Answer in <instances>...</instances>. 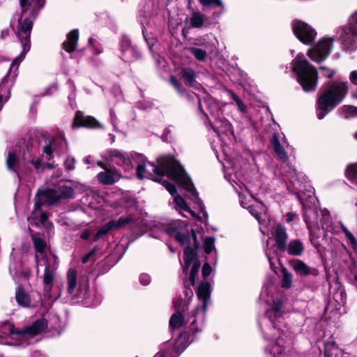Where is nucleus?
<instances>
[{
  "label": "nucleus",
  "mask_w": 357,
  "mask_h": 357,
  "mask_svg": "<svg viewBox=\"0 0 357 357\" xmlns=\"http://www.w3.org/2000/svg\"><path fill=\"white\" fill-rule=\"evenodd\" d=\"M95 252H96V250H91L90 252H89L88 254H86V255L82 258V263H84V264L86 263V262L89 260L90 257H91L93 255H94Z\"/></svg>",
  "instance_id": "58"
},
{
  "label": "nucleus",
  "mask_w": 357,
  "mask_h": 357,
  "mask_svg": "<svg viewBox=\"0 0 357 357\" xmlns=\"http://www.w3.org/2000/svg\"><path fill=\"white\" fill-rule=\"evenodd\" d=\"M292 29L296 38L305 45H310L316 38L317 33L316 30L301 20L292 22Z\"/></svg>",
  "instance_id": "10"
},
{
  "label": "nucleus",
  "mask_w": 357,
  "mask_h": 357,
  "mask_svg": "<svg viewBox=\"0 0 357 357\" xmlns=\"http://www.w3.org/2000/svg\"><path fill=\"white\" fill-rule=\"evenodd\" d=\"M320 70L323 72V75L326 77H332L335 74V70L326 68V66H320Z\"/></svg>",
  "instance_id": "46"
},
{
  "label": "nucleus",
  "mask_w": 357,
  "mask_h": 357,
  "mask_svg": "<svg viewBox=\"0 0 357 357\" xmlns=\"http://www.w3.org/2000/svg\"><path fill=\"white\" fill-rule=\"evenodd\" d=\"M282 303L273 302L271 308L266 311L265 320L270 323L263 329L265 338L272 342L266 349L272 357H291L290 350L287 349L285 343L290 341L289 331L283 322Z\"/></svg>",
  "instance_id": "2"
},
{
  "label": "nucleus",
  "mask_w": 357,
  "mask_h": 357,
  "mask_svg": "<svg viewBox=\"0 0 357 357\" xmlns=\"http://www.w3.org/2000/svg\"><path fill=\"white\" fill-rule=\"evenodd\" d=\"M208 105V109L211 111V114H213L216 112V109H218V106L216 104L214 105H209V103H207Z\"/></svg>",
  "instance_id": "60"
},
{
  "label": "nucleus",
  "mask_w": 357,
  "mask_h": 357,
  "mask_svg": "<svg viewBox=\"0 0 357 357\" xmlns=\"http://www.w3.org/2000/svg\"><path fill=\"white\" fill-rule=\"evenodd\" d=\"M293 275L286 268L282 269V287L289 289L291 287Z\"/></svg>",
  "instance_id": "37"
},
{
  "label": "nucleus",
  "mask_w": 357,
  "mask_h": 357,
  "mask_svg": "<svg viewBox=\"0 0 357 357\" xmlns=\"http://www.w3.org/2000/svg\"><path fill=\"white\" fill-rule=\"evenodd\" d=\"M337 33L345 49L354 50L356 48L354 37L357 36V10L349 17V27L341 26L337 29Z\"/></svg>",
  "instance_id": "7"
},
{
  "label": "nucleus",
  "mask_w": 357,
  "mask_h": 357,
  "mask_svg": "<svg viewBox=\"0 0 357 357\" xmlns=\"http://www.w3.org/2000/svg\"><path fill=\"white\" fill-rule=\"evenodd\" d=\"M73 193L74 191L71 187L63 186L59 189V192L53 189H47L43 194L50 204H54L61 199L72 197Z\"/></svg>",
  "instance_id": "15"
},
{
  "label": "nucleus",
  "mask_w": 357,
  "mask_h": 357,
  "mask_svg": "<svg viewBox=\"0 0 357 357\" xmlns=\"http://www.w3.org/2000/svg\"><path fill=\"white\" fill-rule=\"evenodd\" d=\"M43 152L48 156V159L52 158V145H47L43 149Z\"/></svg>",
  "instance_id": "53"
},
{
  "label": "nucleus",
  "mask_w": 357,
  "mask_h": 357,
  "mask_svg": "<svg viewBox=\"0 0 357 357\" xmlns=\"http://www.w3.org/2000/svg\"><path fill=\"white\" fill-rule=\"evenodd\" d=\"M206 20V16L200 12L193 13L190 17V24L193 28H201Z\"/></svg>",
  "instance_id": "31"
},
{
  "label": "nucleus",
  "mask_w": 357,
  "mask_h": 357,
  "mask_svg": "<svg viewBox=\"0 0 357 357\" xmlns=\"http://www.w3.org/2000/svg\"><path fill=\"white\" fill-rule=\"evenodd\" d=\"M321 214H322L323 219L324 221V222L323 223V225H322V227H324V225L326 224V222H328L330 221L331 215H330L329 211L326 208L321 210Z\"/></svg>",
  "instance_id": "51"
},
{
  "label": "nucleus",
  "mask_w": 357,
  "mask_h": 357,
  "mask_svg": "<svg viewBox=\"0 0 357 357\" xmlns=\"http://www.w3.org/2000/svg\"><path fill=\"white\" fill-rule=\"evenodd\" d=\"M334 40L330 37L321 38L317 44L310 49L307 54L312 61L320 62L325 60L331 54Z\"/></svg>",
  "instance_id": "9"
},
{
  "label": "nucleus",
  "mask_w": 357,
  "mask_h": 357,
  "mask_svg": "<svg viewBox=\"0 0 357 357\" xmlns=\"http://www.w3.org/2000/svg\"><path fill=\"white\" fill-rule=\"evenodd\" d=\"M297 80L305 92L313 91L317 86L318 75L315 67L309 63L303 54H298L291 62Z\"/></svg>",
  "instance_id": "4"
},
{
  "label": "nucleus",
  "mask_w": 357,
  "mask_h": 357,
  "mask_svg": "<svg viewBox=\"0 0 357 357\" xmlns=\"http://www.w3.org/2000/svg\"><path fill=\"white\" fill-rule=\"evenodd\" d=\"M113 225L114 224L112 223V222L109 221L106 225L102 226L96 233L93 241H97L98 239L102 238L103 236L107 234L109 232L115 230Z\"/></svg>",
  "instance_id": "34"
},
{
  "label": "nucleus",
  "mask_w": 357,
  "mask_h": 357,
  "mask_svg": "<svg viewBox=\"0 0 357 357\" xmlns=\"http://www.w3.org/2000/svg\"><path fill=\"white\" fill-rule=\"evenodd\" d=\"M184 318L181 313L177 312L174 313L169 320V326L173 328H179L183 323Z\"/></svg>",
  "instance_id": "36"
},
{
  "label": "nucleus",
  "mask_w": 357,
  "mask_h": 357,
  "mask_svg": "<svg viewBox=\"0 0 357 357\" xmlns=\"http://www.w3.org/2000/svg\"><path fill=\"white\" fill-rule=\"evenodd\" d=\"M75 159L73 158H68L65 161V167L68 170H73L75 168Z\"/></svg>",
  "instance_id": "47"
},
{
  "label": "nucleus",
  "mask_w": 357,
  "mask_h": 357,
  "mask_svg": "<svg viewBox=\"0 0 357 357\" xmlns=\"http://www.w3.org/2000/svg\"><path fill=\"white\" fill-rule=\"evenodd\" d=\"M133 219L130 216H121L117 220H112L114 224V227L115 230L120 229L130 222H132Z\"/></svg>",
  "instance_id": "35"
},
{
  "label": "nucleus",
  "mask_w": 357,
  "mask_h": 357,
  "mask_svg": "<svg viewBox=\"0 0 357 357\" xmlns=\"http://www.w3.org/2000/svg\"><path fill=\"white\" fill-rule=\"evenodd\" d=\"M187 226L188 222L185 220H172L167 224L166 232L170 236L174 237L181 245H185L187 241V236L182 234L180 230L185 228Z\"/></svg>",
  "instance_id": "12"
},
{
  "label": "nucleus",
  "mask_w": 357,
  "mask_h": 357,
  "mask_svg": "<svg viewBox=\"0 0 357 357\" xmlns=\"http://www.w3.org/2000/svg\"><path fill=\"white\" fill-rule=\"evenodd\" d=\"M4 329L8 331V333L5 332L4 333L5 334H13V333H15V331H14L13 326L12 324H9V323L6 324L4 325Z\"/></svg>",
  "instance_id": "56"
},
{
  "label": "nucleus",
  "mask_w": 357,
  "mask_h": 357,
  "mask_svg": "<svg viewBox=\"0 0 357 357\" xmlns=\"http://www.w3.org/2000/svg\"><path fill=\"white\" fill-rule=\"evenodd\" d=\"M108 154V159L122 166L125 171L128 172L132 169L130 158L127 153L119 150H110Z\"/></svg>",
  "instance_id": "18"
},
{
  "label": "nucleus",
  "mask_w": 357,
  "mask_h": 357,
  "mask_svg": "<svg viewBox=\"0 0 357 357\" xmlns=\"http://www.w3.org/2000/svg\"><path fill=\"white\" fill-rule=\"evenodd\" d=\"M22 9L26 10L29 6V0H20Z\"/></svg>",
  "instance_id": "59"
},
{
  "label": "nucleus",
  "mask_w": 357,
  "mask_h": 357,
  "mask_svg": "<svg viewBox=\"0 0 357 357\" xmlns=\"http://www.w3.org/2000/svg\"><path fill=\"white\" fill-rule=\"evenodd\" d=\"M139 282L143 285H147L151 282V278L148 274H141L139 276Z\"/></svg>",
  "instance_id": "49"
},
{
  "label": "nucleus",
  "mask_w": 357,
  "mask_h": 357,
  "mask_svg": "<svg viewBox=\"0 0 357 357\" xmlns=\"http://www.w3.org/2000/svg\"><path fill=\"white\" fill-rule=\"evenodd\" d=\"M121 178V174L116 168H107L97 175L98 181L104 185H112Z\"/></svg>",
  "instance_id": "19"
},
{
  "label": "nucleus",
  "mask_w": 357,
  "mask_h": 357,
  "mask_svg": "<svg viewBox=\"0 0 357 357\" xmlns=\"http://www.w3.org/2000/svg\"><path fill=\"white\" fill-rule=\"evenodd\" d=\"M184 265H183V272H185L190 266H192L190 274V282L191 286L195 283V278L197 275L200 267V263L197 259L195 251L187 247L183 253Z\"/></svg>",
  "instance_id": "11"
},
{
  "label": "nucleus",
  "mask_w": 357,
  "mask_h": 357,
  "mask_svg": "<svg viewBox=\"0 0 357 357\" xmlns=\"http://www.w3.org/2000/svg\"><path fill=\"white\" fill-rule=\"evenodd\" d=\"M199 3L205 7H221L222 8L223 2L222 0H199Z\"/></svg>",
  "instance_id": "40"
},
{
  "label": "nucleus",
  "mask_w": 357,
  "mask_h": 357,
  "mask_svg": "<svg viewBox=\"0 0 357 357\" xmlns=\"http://www.w3.org/2000/svg\"><path fill=\"white\" fill-rule=\"evenodd\" d=\"M169 81H170L171 84L177 90V91L180 93H182L181 84L177 81V79L174 77H171Z\"/></svg>",
  "instance_id": "50"
},
{
  "label": "nucleus",
  "mask_w": 357,
  "mask_h": 357,
  "mask_svg": "<svg viewBox=\"0 0 357 357\" xmlns=\"http://www.w3.org/2000/svg\"><path fill=\"white\" fill-rule=\"evenodd\" d=\"M31 239L35 249V259L38 268L50 260L55 261L57 257L52 255L46 241L39 234H32Z\"/></svg>",
  "instance_id": "8"
},
{
  "label": "nucleus",
  "mask_w": 357,
  "mask_h": 357,
  "mask_svg": "<svg viewBox=\"0 0 357 357\" xmlns=\"http://www.w3.org/2000/svg\"><path fill=\"white\" fill-rule=\"evenodd\" d=\"M215 238L213 237H207L204 240V249L206 254H210L214 249Z\"/></svg>",
  "instance_id": "42"
},
{
  "label": "nucleus",
  "mask_w": 357,
  "mask_h": 357,
  "mask_svg": "<svg viewBox=\"0 0 357 357\" xmlns=\"http://www.w3.org/2000/svg\"><path fill=\"white\" fill-rule=\"evenodd\" d=\"M41 207V203L40 202H36L34 204V214L36 215L37 212H40V208Z\"/></svg>",
  "instance_id": "62"
},
{
  "label": "nucleus",
  "mask_w": 357,
  "mask_h": 357,
  "mask_svg": "<svg viewBox=\"0 0 357 357\" xmlns=\"http://www.w3.org/2000/svg\"><path fill=\"white\" fill-rule=\"evenodd\" d=\"M78 38V30L75 29L70 31L67 36L66 40L63 43V50L68 53L73 52L77 47Z\"/></svg>",
  "instance_id": "26"
},
{
  "label": "nucleus",
  "mask_w": 357,
  "mask_h": 357,
  "mask_svg": "<svg viewBox=\"0 0 357 357\" xmlns=\"http://www.w3.org/2000/svg\"><path fill=\"white\" fill-rule=\"evenodd\" d=\"M341 229L344 233L345 236L349 241V243L354 249L357 248V241L354 235L343 225H341Z\"/></svg>",
  "instance_id": "43"
},
{
  "label": "nucleus",
  "mask_w": 357,
  "mask_h": 357,
  "mask_svg": "<svg viewBox=\"0 0 357 357\" xmlns=\"http://www.w3.org/2000/svg\"><path fill=\"white\" fill-rule=\"evenodd\" d=\"M182 77L187 85L192 86L196 76L195 71L192 68H186L182 70Z\"/></svg>",
  "instance_id": "33"
},
{
  "label": "nucleus",
  "mask_w": 357,
  "mask_h": 357,
  "mask_svg": "<svg viewBox=\"0 0 357 357\" xmlns=\"http://www.w3.org/2000/svg\"><path fill=\"white\" fill-rule=\"evenodd\" d=\"M97 165H98L99 167H102V169H106L107 168H108V167H107V166H106L103 162H100V161L98 162H97Z\"/></svg>",
  "instance_id": "64"
},
{
  "label": "nucleus",
  "mask_w": 357,
  "mask_h": 357,
  "mask_svg": "<svg viewBox=\"0 0 357 357\" xmlns=\"http://www.w3.org/2000/svg\"><path fill=\"white\" fill-rule=\"evenodd\" d=\"M227 92L230 96V97L233 99V100L236 102L238 109L241 112L244 113L246 109V106L243 102V101L240 99V98L236 95L234 92L229 90H227Z\"/></svg>",
  "instance_id": "39"
},
{
  "label": "nucleus",
  "mask_w": 357,
  "mask_h": 357,
  "mask_svg": "<svg viewBox=\"0 0 357 357\" xmlns=\"http://www.w3.org/2000/svg\"><path fill=\"white\" fill-rule=\"evenodd\" d=\"M275 239L278 248L284 252L286 250L287 234L285 229L282 226L278 225L276 227L275 229Z\"/></svg>",
  "instance_id": "25"
},
{
  "label": "nucleus",
  "mask_w": 357,
  "mask_h": 357,
  "mask_svg": "<svg viewBox=\"0 0 357 357\" xmlns=\"http://www.w3.org/2000/svg\"><path fill=\"white\" fill-rule=\"evenodd\" d=\"M39 214H40L39 223L43 224L47 220L48 215L46 213L43 212V211H40Z\"/></svg>",
  "instance_id": "57"
},
{
  "label": "nucleus",
  "mask_w": 357,
  "mask_h": 357,
  "mask_svg": "<svg viewBox=\"0 0 357 357\" xmlns=\"http://www.w3.org/2000/svg\"><path fill=\"white\" fill-rule=\"evenodd\" d=\"M47 326V322L45 319L36 320L31 326L26 328L22 332L20 333L22 337L24 340L28 336H33L43 331Z\"/></svg>",
  "instance_id": "22"
},
{
  "label": "nucleus",
  "mask_w": 357,
  "mask_h": 357,
  "mask_svg": "<svg viewBox=\"0 0 357 357\" xmlns=\"http://www.w3.org/2000/svg\"><path fill=\"white\" fill-rule=\"evenodd\" d=\"M139 162L137 167V176L139 179L150 178L156 180L155 176L167 174L189 193L190 198L198 203L199 198L191 180L183 167L171 156H161L158 159V167L137 155Z\"/></svg>",
  "instance_id": "1"
},
{
  "label": "nucleus",
  "mask_w": 357,
  "mask_h": 357,
  "mask_svg": "<svg viewBox=\"0 0 357 357\" xmlns=\"http://www.w3.org/2000/svg\"><path fill=\"white\" fill-rule=\"evenodd\" d=\"M57 142L59 143V144L61 146V151H58L59 153H65V152H66L67 150H68V147H67V143H66V140L63 139H59L57 140Z\"/></svg>",
  "instance_id": "52"
},
{
  "label": "nucleus",
  "mask_w": 357,
  "mask_h": 357,
  "mask_svg": "<svg viewBox=\"0 0 357 357\" xmlns=\"http://www.w3.org/2000/svg\"><path fill=\"white\" fill-rule=\"evenodd\" d=\"M26 162L25 155L20 158L19 154L16 151H9L6 158V165L7 169L16 174L18 176V170L22 169V165H25Z\"/></svg>",
  "instance_id": "13"
},
{
  "label": "nucleus",
  "mask_w": 357,
  "mask_h": 357,
  "mask_svg": "<svg viewBox=\"0 0 357 357\" xmlns=\"http://www.w3.org/2000/svg\"><path fill=\"white\" fill-rule=\"evenodd\" d=\"M81 126L90 128H102V126L94 117L91 116H84L81 112H77L74 118L73 127L79 128Z\"/></svg>",
  "instance_id": "17"
},
{
  "label": "nucleus",
  "mask_w": 357,
  "mask_h": 357,
  "mask_svg": "<svg viewBox=\"0 0 357 357\" xmlns=\"http://www.w3.org/2000/svg\"><path fill=\"white\" fill-rule=\"evenodd\" d=\"M304 247L300 240H291L289 244L286 245V250L287 253L293 256H300L303 254Z\"/></svg>",
  "instance_id": "28"
},
{
  "label": "nucleus",
  "mask_w": 357,
  "mask_h": 357,
  "mask_svg": "<svg viewBox=\"0 0 357 357\" xmlns=\"http://www.w3.org/2000/svg\"><path fill=\"white\" fill-rule=\"evenodd\" d=\"M185 296L188 298V301L189 299H190L192 298V296L193 295V292L190 288L187 287V285L185 284ZM174 305L178 309H181L184 311L185 310L188 309V303H187L186 306H183V307H181L180 304H178L176 303H175Z\"/></svg>",
  "instance_id": "45"
},
{
  "label": "nucleus",
  "mask_w": 357,
  "mask_h": 357,
  "mask_svg": "<svg viewBox=\"0 0 357 357\" xmlns=\"http://www.w3.org/2000/svg\"><path fill=\"white\" fill-rule=\"evenodd\" d=\"M212 268L211 266L206 263L204 264L202 268V276L205 279L206 277H208L210 273H211Z\"/></svg>",
  "instance_id": "48"
},
{
  "label": "nucleus",
  "mask_w": 357,
  "mask_h": 357,
  "mask_svg": "<svg viewBox=\"0 0 357 357\" xmlns=\"http://www.w3.org/2000/svg\"><path fill=\"white\" fill-rule=\"evenodd\" d=\"M15 18L18 21L19 31L17 32V37L21 42L22 50L20 55L13 61L10 69L14 67L17 68L19 64L24 59L26 54L29 51L30 34L32 29V21L30 18L26 17L22 19V15L20 17H18V15L14 16L11 23H13Z\"/></svg>",
  "instance_id": "6"
},
{
  "label": "nucleus",
  "mask_w": 357,
  "mask_h": 357,
  "mask_svg": "<svg viewBox=\"0 0 357 357\" xmlns=\"http://www.w3.org/2000/svg\"><path fill=\"white\" fill-rule=\"evenodd\" d=\"M45 271L43 275V282L46 287H51L54 280L55 271L57 268V259L55 261L50 260L43 264Z\"/></svg>",
  "instance_id": "24"
},
{
  "label": "nucleus",
  "mask_w": 357,
  "mask_h": 357,
  "mask_svg": "<svg viewBox=\"0 0 357 357\" xmlns=\"http://www.w3.org/2000/svg\"><path fill=\"white\" fill-rule=\"evenodd\" d=\"M197 296L200 301L201 306L195 308V314H200L202 317L204 314L207 307L208 301L210 298V285L208 282H202L197 289Z\"/></svg>",
  "instance_id": "14"
},
{
  "label": "nucleus",
  "mask_w": 357,
  "mask_h": 357,
  "mask_svg": "<svg viewBox=\"0 0 357 357\" xmlns=\"http://www.w3.org/2000/svg\"><path fill=\"white\" fill-rule=\"evenodd\" d=\"M33 165L36 168V169H38L40 167V165H41V160L40 159H37V160H31V162Z\"/></svg>",
  "instance_id": "61"
},
{
  "label": "nucleus",
  "mask_w": 357,
  "mask_h": 357,
  "mask_svg": "<svg viewBox=\"0 0 357 357\" xmlns=\"http://www.w3.org/2000/svg\"><path fill=\"white\" fill-rule=\"evenodd\" d=\"M15 297L17 303L22 307H34L38 303L33 302L30 294L21 286L17 287Z\"/></svg>",
  "instance_id": "20"
},
{
  "label": "nucleus",
  "mask_w": 357,
  "mask_h": 357,
  "mask_svg": "<svg viewBox=\"0 0 357 357\" xmlns=\"http://www.w3.org/2000/svg\"><path fill=\"white\" fill-rule=\"evenodd\" d=\"M349 79L352 84L357 85V70H354L350 73Z\"/></svg>",
  "instance_id": "54"
},
{
  "label": "nucleus",
  "mask_w": 357,
  "mask_h": 357,
  "mask_svg": "<svg viewBox=\"0 0 357 357\" xmlns=\"http://www.w3.org/2000/svg\"><path fill=\"white\" fill-rule=\"evenodd\" d=\"M347 92V82L337 80L324 84L317 101V118L324 119L344 100Z\"/></svg>",
  "instance_id": "3"
},
{
  "label": "nucleus",
  "mask_w": 357,
  "mask_h": 357,
  "mask_svg": "<svg viewBox=\"0 0 357 357\" xmlns=\"http://www.w3.org/2000/svg\"><path fill=\"white\" fill-rule=\"evenodd\" d=\"M190 52L199 61H204L206 56V51L197 47H190Z\"/></svg>",
  "instance_id": "41"
},
{
  "label": "nucleus",
  "mask_w": 357,
  "mask_h": 357,
  "mask_svg": "<svg viewBox=\"0 0 357 357\" xmlns=\"http://www.w3.org/2000/svg\"><path fill=\"white\" fill-rule=\"evenodd\" d=\"M162 185L165 187L167 190L174 196V202L176 206L181 210L189 212L192 215H194V213L190 210L189 206L187 204L185 201L179 195H176L177 192L176 188L174 185L170 183L169 181H163Z\"/></svg>",
  "instance_id": "21"
},
{
  "label": "nucleus",
  "mask_w": 357,
  "mask_h": 357,
  "mask_svg": "<svg viewBox=\"0 0 357 357\" xmlns=\"http://www.w3.org/2000/svg\"><path fill=\"white\" fill-rule=\"evenodd\" d=\"M110 119H111L112 123L114 126V130L117 131L116 123V117L115 113L113 110L110 111Z\"/></svg>",
  "instance_id": "55"
},
{
  "label": "nucleus",
  "mask_w": 357,
  "mask_h": 357,
  "mask_svg": "<svg viewBox=\"0 0 357 357\" xmlns=\"http://www.w3.org/2000/svg\"><path fill=\"white\" fill-rule=\"evenodd\" d=\"M346 117L357 116V107L344 105L341 108Z\"/></svg>",
  "instance_id": "44"
},
{
  "label": "nucleus",
  "mask_w": 357,
  "mask_h": 357,
  "mask_svg": "<svg viewBox=\"0 0 357 357\" xmlns=\"http://www.w3.org/2000/svg\"><path fill=\"white\" fill-rule=\"evenodd\" d=\"M271 142L278 158L284 164L283 169H281L280 173L282 176L286 177L296 190H299L303 182L301 176L293 167L289 165L288 156L276 135H273Z\"/></svg>",
  "instance_id": "5"
},
{
  "label": "nucleus",
  "mask_w": 357,
  "mask_h": 357,
  "mask_svg": "<svg viewBox=\"0 0 357 357\" xmlns=\"http://www.w3.org/2000/svg\"><path fill=\"white\" fill-rule=\"evenodd\" d=\"M44 4L45 0H29V8L26 9V10L22 9V15L27 11H29V13H32L33 11L40 9L43 7Z\"/></svg>",
  "instance_id": "38"
},
{
  "label": "nucleus",
  "mask_w": 357,
  "mask_h": 357,
  "mask_svg": "<svg viewBox=\"0 0 357 357\" xmlns=\"http://www.w3.org/2000/svg\"><path fill=\"white\" fill-rule=\"evenodd\" d=\"M90 236V231L87 229L84 230L82 235H81V237L83 238V239H88Z\"/></svg>",
  "instance_id": "63"
},
{
  "label": "nucleus",
  "mask_w": 357,
  "mask_h": 357,
  "mask_svg": "<svg viewBox=\"0 0 357 357\" xmlns=\"http://www.w3.org/2000/svg\"><path fill=\"white\" fill-rule=\"evenodd\" d=\"M291 266L294 271L301 276L318 275V271L317 269L310 268L301 259L293 260L292 261H291Z\"/></svg>",
  "instance_id": "23"
},
{
  "label": "nucleus",
  "mask_w": 357,
  "mask_h": 357,
  "mask_svg": "<svg viewBox=\"0 0 357 357\" xmlns=\"http://www.w3.org/2000/svg\"><path fill=\"white\" fill-rule=\"evenodd\" d=\"M67 291L72 294L77 287V272L74 268H69L67 272Z\"/></svg>",
  "instance_id": "30"
},
{
  "label": "nucleus",
  "mask_w": 357,
  "mask_h": 357,
  "mask_svg": "<svg viewBox=\"0 0 357 357\" xmlns=\"http://www.w3.org/2000/svg\"><path fill=\"white\" fill-rule=\"evenodd\" d=\"M238 196L241 206L245 208H248L250 214L261 224L260 215L262 213H266V212L265 206L261 202H259L257 206H253L250 204V199H248L245 195L239 193Z\"/></svg>",
  "instance_id": "16"
},
{
  "label": "nucleus",
  "mask_w": 357,
  "mask_h": 357,
  "mask_svg": "<svg viewBox=\"0 0 357 357\" xmlns=\"http://www.w3.org/2000/svg\"><path fill=\"white\" fill-rule=\"evenodd\" d=\"M214 131L218 135H221V133L232 134L231 125L229 121L225 119L216 118L215 119V127L213 128Z\"/></svg>",
  "instance_id": "27"
},
{
  "label": "nucleus",
  "mask_w": 357,
  "mask_h": 357,
  "mask_svg": "<svg viewBox=\"0 0 357 357\" xmlns=\"http://www.w3.org/2000/svg\"><path fill=\"white\" fill-rule=\"evenodd\" d=\"M345 175L351 183L357 185V163L349 165L345 170Z\"/></svg>",
  "instance_id": "32"
},
{
  "label": "nucleus",
  "mask_w": 357,
  "mask_h": 357,
  "mask_svg": "<svg viewBox=\"0 0 357 357\" xmlns=\"http://www.w3.org/2000/svg\"><path fill=\"white\" fill-rule=\"evenodd\" d=\"M6 77H4L0 84V111L1 110L3 105L8 101L10 98V86L6 81Z\"/></svg>",
  "instance_id": "29"
}]
</instances>
